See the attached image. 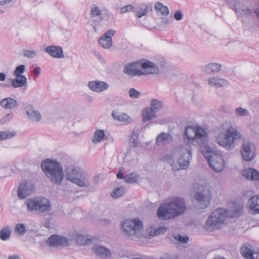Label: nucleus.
I'll return each mask as SVG.
<instances>
[{
	"label": "nucleus",
	"instance_id": "obj_1",
	"mask_svg": "<svg viewBox=\"0 0 259 259\" xmlns=\"http://www.w3.org/2000/svg\"><path fill=\"white\" fill-rule=\"evenodd\" d=\"M185 136L187 144L176 148L170 154H167L164 158L174 170L188 167L192 159V149L189 145L200 147H205L208 141L207 132L199 126H188L186 127Z\"/></svg>",
	"mask_w": 259,
	"mask_h": 259
},
{
	"label": "nucleus",
	"instance_id": "obj_2",
	"mask_svg": "<svg viewBox=\"0 0 259 259\" xmlns=\"http://www.w3.org/2000/svg\"><path fill=\"white\" fill-rule=\"evenodd\" d=\"M187 209L186 201L180 197H172L162 204L157 210V215L163 220L175 219L183 214Z\"/></svg>",
	"mask_w": 259,
	"mask_h": 259
},
{
	"label": "nucleus",
	"instance_id": "obj_3",
	"mask_svg": "<svg viewBox=\"0 0 259 259\" xmlns=\"http://www.w3.org/2000/svg\"><path fill=\"white\" fill-rule=\"evenodd\" d=\"M215 137L218 144L231 150L234 148L235 141L240 138V134L236 127L230 123H225L217 129Z\"/></svg>",
	"mask_w": 259,
	"mask_h": 259
},
{
	"label": "nucleus",
	"instance_id": "obj_4",
	"mask_svg": "<svg viewBox=\"0 0 259 259\" xmlns=\"http://www.w3.org/2000/svg\"><path fill=\"white\" fill-rule=\"evenodd\" d=\"M130 77L158 74V67L152 62L146 60L133 62L126 64L123 70Z\"/></svg>",
	"mask_w": 259,
	"mask_h": 259
},
{
	"label": "nucleus",
	"instance_id": "obj_5",
	"mask_svg": "<svg viewBox=\"0 0 259 259\" xmlns=\"http://www.w3.org/2000/svg\"><path fill=\"white\" fill-rule=\"evenodd\" d=\"M120 225L121 231L126 238L139 241L147 237L144 233L143 222L138 218L123 220Z\"/></svg>",
	"mask_w": 259,
	"mask_h": 259
},
{
	"label": "nucleus",
	"instance_id": "obj_6",
	"mask_svg": "<svg viewBox=\"0 0 259 259\" xmlns=\"http://www.w3.org/2000/svg\"><path fill=\"white\" fill-rule=\"evenodd\" d=\"M41 168L46 177L56 185H60L64 177L61 165L55 160L47 159L41 165Z\"/></svg>",
	"mask_w": 259,
	"mask_h": 259
},
{
	"label": "nucleus",
	"instance_id": "obj_7",
	"mask_svg": "<svg viewBox=\"0 0 259 259\" xmlns=\"http://www.w3.org/2000/svg\"><path fill=\"white\" fill-rule=\"evenodd\" d=\"M227 218V212L226 209H216L207 219L203 226L204 230L211 232L221 229L225 226Z\"/></svg>",
	"mask_w": 259,
	"mask_h": 259
},
{
	"label": "nucleus",
	"instance_id": "obj_8",
	"mask_svg": "<svg viewBox=\"0 0 259 259\" xmlns=\"http://www.w3.org/2000/svg\"><path fill=\"white\" fill-rule=\"evenodd\" d=\"M28 211L36 214H45L51 210L50 201L45 197H35L29 199L27 202Z\"/></svg>",
	"mask_w": 259,
	"mask_h": 259
},
{
	"label": "nucleus",
	"instance_id": "obj_9",
	"mask_svg": "<svg viewBox=\"0 0 259 259\" xmlns=\"http://www.w3.org/2000/svg\"><path fill=\"white\" fill-rule=\"evenodd\" d=\"M205 156L210 167L215 172L222 171L225 167V161L222 154L217 151H210Z\"/></svg>",
	"mask_w": 259,
	"mask_h": 259
},
{
	"label": "nucleus",
	"instance_id": "obj_10",
	"mask_svg": "<svg viewBox=\"0 0 259 259\" xmlns=\"http://www.w3.org/2000/svg\"><path fill=\"white\" fill-rule=\"evenodd\" d=\"M194 198L197 202V208L199 209H204L210 204L211 194L209 189L201 187L196 192Z\"/></svg>",
	"mask_w": 259,
	"mask_h": 259
},
{
	"label": "nucleus",
	"instance_id": "obj_11",
	"mask_svg": "<svg viewBox=\"0 0 259 259\" xmlns=\"http://www.w3.org/2000/svg\"><path fill=\"white\" fill-rule=\"evenodd\" d=\"M104 10V8L102 6H100L96 4L91 5L90 11V18L91 22L93 25H98L102 21L103 19L102 17V14Z\"/></svg>",
	"mask_w": 259,
	"mask_h": 259
},
{
	"label": "nucleus",
	"instance_id": "obj_12",
	"mask_svg": "<svg viewBox=\"0 0 259 259\" xmlns=\"http://www.w3.org/2000/svg\"><path fill=\"white\" fill-rule=\"evenodd\" d=\"M231 7L234 9L238 17L248 16L251 13V10L245 4L244 0L233 1Z\"/></svg>",
	"mask_w": 259,
	"mask_h": 259
},
{
	"label": "nucleus",
	"instance_id": "obj_13",
	"mask_svg": "<svg viewBox=\"0 0 259 259\" xmlns=\"http://www.w3.org/2000/svg\"><path fill=\"white\" fill-rule=\"evenodd\" d=\"M241 154L246 161L251 160L255 156V148L249 141H244L242 145Z\"/></svg>",
	"mask_w": 259,
	"mask_h": 259
},
{
	"label": "nucleus",
	"instance_id": "obj_14",
	"mask_svg": "<svg viewBox=\"0 0 259 259\" xmlns=\"http://www.w3.org/2000/svg\"><path fill=\"white\" fill-rule=\"evenodd\" d=\"M34 190L33 186L28 183H22L17 189V195L19 199H24L31 195Z\"/></svg>",
	"mask_w": 259,
	"mask_h": 259
},
{
	"label": "nucleus",
	"instance_id": "obj_15",
	"mask_svg": "<svg viewBox=\"0 0 259 259\" xmlns=\"http://www.w3.org/2000/svg\"><path fill=\"white\" fill-rule=\"evenodd\" d=\"M115 31L113 29H109L101 36L98 42L99 45L104 49H109L112 45V37L115 34Z\"/></svg>",
	"mask_w": 259,
	"mask_h": 259
},
{
	"label": "nucleus",
	"instance_id": "obj_16",
	"mask_svg": "<svg viewBox=\"0 0 259 259\" xmlns=\"http://www.w3.org/2000/svg\"><path fill=\"white\" fill-rule=\"evenodd\" d=\"M47 243L51 246H67L69 245L68 239L64 236L53 235L47 240Z\"/></svg>",
	"mask_w": 259,
	"mask_h": 259
},
{
	"label": "nucleus",
	"instance_id": "obj_17",
	"mask_svg": "<svg viewBox=\"0 0 259 259\" xmlns=\"http://www.w3.org/2000/svg\"><path fill=\"white\" fill-rule=\"evenodd\" d=\"M88 87L93 92L101 93L107 90L109 88V85L105 81L94 80L89 81L88 84Z\"/></svg>",
	"mask_w": 259,
	"mask_h": 259
},
{
	"label": "nucleus",
	"instance_id": "obj_18",
	"mask_svg": "<svg viewBox=\"0 0 259 259\" xmlns=\"http://www.w3.org/2000/svg\"><path fill=\"white\" fill-rule=\"evenodd\" d=\"M82 171L83 170L79 167H71L68 168L66 171L67 179L73 183H74L75 182L77 183V181L79 182V181L77 180V178L79 176L81 177ZM82 177L84 178L83 176H82Z\"/></svg>",
	"mask_w": 259,
	"mask_h": 259
},
{
	"label": "nucleus",
	"instance_id": "obj_19",
	"mask_svg": "<svg viewBox=\"0 0 259 259\" xmlns=\"http://www.w3.org/2000/svg\"><path fill=\"white\" fill-rule=\"evenodd\" d=\"M45 51L53 58H64L63 50L60 46L54 45L49 46L45 49Z\"/></svg>",
	"mask_w": 259,
	"mask_h": 259
},
{
	"label": "nucleus",
	"instance_id": "obj_20",
	"mask_svg": "<svg viewBox=\"0 0 259 259\" xmlns=\"http://www.w3.org/2000/svg\"><path fill=\"white\" fill-rule=\"evenodd\" d=\"M222 68V65L220 63L211 62L204 65L201 71L206 74L210 75L218 73Z\"/></svg>",
	"mask_w": 259,
	"mask_h": 259
},
{
	"label": "nucleus",
	"instance_id": "obj_21",
	"mask_svg": "<svg viewBox=\"0 0 259 259\" xmlns=\"http://www.w3.org/2000/svg\"><path fill=\"white\" fill-rule=\"evenodd\" d=\"M94 253L102 259L109 258L111 256L110 250L106 247L100 245H95L92 247Z\"/></svg>",
	"mask_w": 259,
	"mask_h": 259
},
{
	"label": "nucleus",
	"instance_id": "obj_22",
	"mask_svg": "<svg viewBox=\"0 0 259 259\" xmlns=\"http://www.w3.org/2000/svg\"><path fill=\"white\" fill-rule=\"evenodd\" d=\"M249 212L253 214H259V194L250 197L247 202Z\"/></svg>",
	"mask_w": 259,
	"mask_h": 259
},
{
	"label": "nucleus",
	"instance_id": "obj_23",
	"mask_svg": "<svg viewBox=\"0 0 259 259\" xmlns=\"http://www.w3.org/2000/svg\"><path fill=\"white\" fill-rule=\"evenodd\" d=\"M172 137L169 134L164 132L157 135L156 139V144L158 146H163L165 144L172 141Z\"/></svg>",
	"mask_w": 259,
	"mask_h": 259
},
{
	"label": "nucleus",
	"instance_id": "obj_24",
	"mask_svg": "<svg viewBox=\"0 0 259 259\" xmlns=\"http://www.w3.org/2000/svg\"><path fill=\"white\" fill-rule=\"evenodd\" d=\"M242 174L247 179L253 181L259 180V172L257 170L253 168L249 167L244 169L242 171Z\"/></svg>",
	"mask_w": 259,
	"mask_h": 259
},
{
	"label": "nucleus",
	"instance_id": "obj_25",
	"mask_svg": "<svg viewBox=\"0 0 259 259\" xmlns=\"http://www.w3.org/2000/svg\"><path fill=\"white\" fill-rule=\"evenodd\" d=\"M1 106L5 109H11L17 108L19 106L18 102L11 98L3 99L0 102Z\"/></svg>",
	"mask_w": 259,
	"mask_h": 259
},
{
	"label": "nucleus",
	"instance_id": "obj_26",
	"mask_svg": "<svg viewBox=\"0 0 259 259\" xmlns=\"http://www.w3.org/2000/svg\"><path fill=\"white\" fill-rule=\"evenodd\" d=\"M26 114L28 118L33 122H39L41 118L40 112L37 110H34L32 107L27 108Z\"/></svg>",
	"mask_w": 259,
	"mask_h": 259
},
{
	"label": "nucleus",
	"instance_id": "obj_27",
	"mask_svg": "<svg viewBox=\"0 0 259 259\" xmlns=\"http://www.w3.org/2000/svg\"><path fill=\"white\" fill-rule=\"evenodd\" d=\"M73 240L76 243L80 245H84L90 244L92 242V239L89 236H85L82 234H74L73 235Z\"/></svg>",
	"mask_w": 259,
	"mask_h": 259
},
{
	"label": "nucleus",
	"instance_id": "obj_28",
	"mask_svg": "<svg viewBox=\"0 0 259 259\" xmlns=\"http://www.w3.org/2000/svg\"><path fill=\"white\" fill-rule=\"evenodd\" d=\"M208 83L210 86L218 88L226 85L227 81L223 78L217 76L209 78Z\"/></svg>",
	"mask_w": 259,
	"mask_h": 259
},
{
	"label": "nucleus",
	"instance_id": "obj_29",
	"mask_svg": "<svg viewBox=\"0 0 259 259\" xmlns=\"http://www.w3.org/2000/svg\"><path fill=\"white\" fill-rule=\"evenodd\" d=\"M81 176H83L84 178H83L82 176H79L77 178V180L79 181V182H77V183H76V182H75L74 184L81 187H89L90 186L91 183L88 174L83 170L81 172Z\"/></svg>",
	"mask_w": 259,
	"mask_h": 259
},
{
	"label": "nucleus",
	"instance_id": "obj_30",
	"mask_svg": "<svg viewBox=\"0 0 259 259\" xmlns=\"http://www.w3.org/2000/svg\"><path fill=\"white\" fill-rule=\"evenodd\" d=\"M112 116L114 119L125 123H128L132 121V118L126 113H119L113 111L112 113Z\"/></svg>",
	"mask_w": 259,
	"mask_h": 259
},
{
	"label": "nucleus",
	"instance_id": "obj_31",
	"mask_svg": "<svg viewBox=\"0 0 259 259\" xmlns=\"http://www.w3.org/2000/svg\"><path fill=\"white\" fill-rule=\"evenodd\" d=\"M143 121L146 122L156 117V114L155 112L151 109L147 108H144L142 113Z\"/></svg>",
	"mask_w": 259,
	"mask_h": 259
},
{
	"label": "nucleus",
	"instance_id": "obj_32",
	"mask_svg": "<svg viewBox=\"0 0 259 259\" xmlns=\"http://www.w3.org/2000/svg\"><path fill=\"white\" fill-rule=\"evenodd\" d=\"M240 253L246 259H250L254 252L251 249V246L248 244L243 245L240 248Z\"/></svg>",
	"mask_w": 259,
	"mask_h": 259
},
{
	"label": "nucleus",
	"instance_id": "obj_33",
	"mask_svg": "<svg viewBox=\"0 0 259 259\" xmlns=\"http://www.w3.org/2000/svg\"><path fill=\"white\" fill-rule=\"evenodd\" d=\"M27 83V78L25 76H16L12 81V85L14 88H20Z\"/></svg>",
	"mask_w": 259,
	"mask_h": 259
},
{
	"label": "nucleus",
	"instance_id": "obj_34",
	"mask_svg": "<svg viewBox=\"0 0 259 259\" xmlns=\"http://www.w3.org/2000/svg\"><path fill=\"white\" fill-rule=\"evenodd\" d=\"M105 136V134L103 130H96L92 137V143L95 145L100 143L103 140Z\"/></svg>",
	"mask_w": 259,
	"mask_h": 259
},
{
	"label": "nucleus",
	"instance_id": "obj_35",
	"mask_svg": "<svg viewBox=\"0 0 259 259\" xmlns=\"http://www.w3.org/2000/svg\"><path fill=\"white\" fill-rule=\"evenodd\" d=\"M242 208L241 206L234 205L232 209L227 210V218L238 217L241 213Z\"/></svg>",
	"mask_w": 259,
	"mask_h": 259
},
{
	"label": "nucleus",
	"instance_id": "obj_36",
	"mask_svg": "<svg viewBox=\"0 0 259 259\" xmlns=\"http://www.w3.org/2000/svg\"><path fill=\"white\" fill-rule=\"evenodd\" d=\"M12 233L11 227L10 226H6L3 228L0 231V238L3 241H6L10 238Z\"/></svg>",
	"mask_w": 259,
	"mask_h": 259
},
{
	"label": "nucleus",
	"instance_id": "obj_37",
	"mask_svg": "<svg viewBox=\"0 0 259 259\" xmlns=\"http://www.w3.org/2000/svg\"><path fill=\"white\" fill-rule=\"evenodd\" d=\"M139 178V175L136 172H132L124 176V181L127 183L133 184L137 183Z\"/></svg>",
	"mask_w": 259,
	"mask_h": 259
},
{
	"label": "nucleus",
	"instance_id": "obj_38",
	"mask_svg": "<svg viewBox=\"0 0 259 259\" xmlns=\"http://www.w3.org/2000/svg\"><path fill=\"white\" fill-rule=\"evenodd\" d=\"M189 240V237L187 236H182L180 234H176L174 236L172 241L179 247L180 243H185Z\"/></svg>",
	"mask_w": 259,
	"mask_h": 259
},
{
	"label": "nucleus",
	"instance_id": "obj_39",
	"mask_svg": "<svg viewBox=\"0 0 259 259\" xmlns=\"http://www.w3.org/2000/svg\"><path fill=\"white\" fill-rule=\"evenodd\" d=\"M16 134L17 133L15 131H0V141L13 138Z\"/></svg>",
	"mask_w": 259,
	"mask_h": 259
},
{
	"label": "nucleus",
	"instance_id": "obj_40",
	"mask_svg": "<svg viewBox=\"0 0 259 259\" xmlns=\"http://www.w3.org/2000/svg\"><path fill=\"white\" fill-rule=\"evenodd\" d=\"M155 9L160 12L163 16H167L169 14V10L168 8L164 6L161 3H156L155 5Z\"/></svg>",
	"mask_w": 259,
	"mask_h": 259
},
{
	"label": "nucleus",
	"instance_id": "obj_41",
	"mask_svg": "<svg viewBox=\"0 0 259 259\" xmlns=\"http://www.w3.org/2000/svg\"><path fill=\"white\" fill-rule=\"evenodd\" d=\"M126 192V188L121 186L118 188H115L111 194L112 197L114 198H117L123 196Z\"/></svg>",
	"mask_w": 259,
	"mask_h": 259
},
{
	"label": "nucleus",
	"instance_id": "obj_42",
	"mask_svg": "<svg viewBox=\"0 0 259 259\" xmlns=\"http://www.w3.org/2000/svg\"><path fill=\"white\" fill-rule=\"evenodd\" d=\"M150 105L151 107L150 109H151L155 113L163 107V104L162 102L156 99H152L151 100Z\"/></svg>",
	"mask_w": 259,
	"mask_h": 259
},
{
	"label": "nucleus",
	"instance_id": "obj_43",
	"mask_svg": "<svg viewBox=\"0 0 259 259\" xmlns=\"http://www.w3.org/2000/svg\"><path fill=\"white\" fill-rule=\"evenodd\" d=\"M27 231V230L23 224H18L16 225L15 228V232L20 236H23Z\"/></svg>",
	"mask_w": 259,
	"mask_h": 259
},
{
	"label": "nucleus",
	"instance_id": "obj_44",
	"mask_svg": "<svg viewBox=\"0 0 259 259\" xmlns=\"http://www.w3.org/2000/svg\"><path fill=\"white\" fill-rule=\"evenodd\" d=\"M167 229L165 227H159L158 229H155L154 230H151L149 232V236L153 237L157 236L161 234H163Z\"/></svg>",
	"mask_w": 259,
	"mask_h": 259
},
{
	"label": "nucleus",
	"instance_id": "obj_45",
	"mask_svg": "<svg viewBox=\"0 0 259 259\" xmlns=\"http://www.w3.org/2000/svg\"><path fill=\"white\" fill-rule=\"evenodd\" d=\"M138 134L137 132L134 131L129 138L130 143L133 146H137L139 142L138 141Z\"/></svg>",
	"mask_w": 259,
	"mask_h": 259
},
{
	"label": "nucleus",
	"instance_id": "obj_46",
	"mask_svg": "<svg viewBox=\"0 0 259 259\" xmlns=\"http://www.w3.org/2000/svg\"><path fill=\"white\" fill-rule=\"evenodd\" d=\"M235 113L238 116H246L249 115L248 110L241 107L237 108L235 110Z\"/></svg>",
	"mask_w": 259,
	"mask_h": 259
},
{
	"label": "nucleus",
	"instance_id": "obj_47",
	"mask_svg": "<svg viewBox=\"0 0 259 259\" xmlns=\"http://www.w3.org/2000/svg\"><path fill=\"white\" fill-rule=\"evenodd\" d=\"M128 94L132 99H137L140 96V92L134 88H131L129 90Z\"/></svg>",
	"mask_w": 259,
	"mask_h": 259
},
{
	"label": "nucleus",
	"instance_id": "obj_48",
	"mask_svg": "<svg viewBox=\"0 0 259 259\" xmlns=\"http://www.w3.org/2000/svg\"><path fill=\"white\" fill-rule=\"evenodd\" d=\"M25 68V65H20L16 68L14 71V75L15 76H23L22 74L24 72Z\"/></svg>",
	"mask_w": 259,
	"mask_h": 259
},
{
	"label": "nucleus",
	"instance_id": "obj_49",
	"mask_svg": "<svg viewBox=\"0 0 259 259\" xmlns=\"http://www.w3.org/2000/svg\"><path fill=\"white\" fill-rule=\"evenodd\" d=\"M37 55V52L34 50H25L23 51V55L28 58H32Z\"/></svg>",
	"mask_w": 259,
	"mask_h": 259
},
{
	"label": "nucleus",
	"instance_id": "obj_50",
	"mask_svg": "<svg viewBox=\"0 0 259 259\" xmlns=\"http://www.w3.org/2000/svg\"><path fill=\"white\" fill-rule=\"evenodd\" d=\"M151 7H149L148 6H146L143 10H142L139 12H137L136 15L139 18H141L142 16L146 15L147 12H148L149 10H151Z\"/></svg>",
	"mask_w": 259,
	"mask_h": 259
},
{
	"label": "nucleus",
	"instance_id": "obj_51",
	"mask_svg": "<svg viewBox=\"0 0 259 259\" xmlns=\"http://www.w3.org/2000/svg\"><path fill=\"white\" fill-rule=\"evenodd\" d=\"M134 9V7L132 5H128L123 6L120 9V13L124 14L129 11H133Z\"/></svg>",
	"mask_w": 259,
	"mask_h": 259
},
{
	"label": "nucleus",
	"instance_id": "obj_52",
	"mask_svg": "<svg viewBox=\"0 0 259 259\" xmlns=\"http://www.w3.org/2000/svg\"><path fill=\"white\" fill-rule=\"evenodd\" d=\"M159 259H178V257L175 254H170L165 253L163 254Z\"/></svg>",
	"mask_w": 259,
	"mask_h": 259
},
{
	"label": "nucleus",
	"instance_id": "obj_53",
	"mask_svg": "<svg viewBox=\"0 0 259 259\" xmlns=\"http://www.w3.org/2000/svg\"><path fill=\"white\" fill-rule=\"evenodd\" d=\"M174 18L178 21L181 20L183 18V14L181 11L178 10L174 14Z\"/></svg>",
	"mask_w": 259,
	"mask_h": 259
},
{
	"label": "nucleus",
	"instance_id": "obj_54",
	"mask_svg": "<svg viewBox=\"0 0 259 259\" xmlns=\"http://www.w3.org/2000/svg\"><path fill=\"white\" fill-rule=\"evenodd\" d=\"M13 117V114L12 113H9L4 117V120L5 122H8L10 121Z\"/></svg>",
	"mask_w": 259,
	"mask_h": 259
},
{
	"label": "nucleus",
	"instance_id": "obj_55",
	"mask_svg": "<svg viewBox=\"0 0 259 259\" xmlns=\"http://www.w3.org/2000/svg\"><path fill=\"white\" fill-rule=\"evenodd\" d=\"M13 0H0V5L4 6L11 2Z\"/></svg>",
	"mask_w": 259,
	"mask_h": 259
},
{
	"label": "nucleus",
	"instance_id": "obj_56",
	"mask_svg": "<svg viewBox=\"0 0 259 259\" xmlns=\"http://www.w3.org/2000/svg\"><path fill=\"white\" fill-rule=\"evenodd\" d=\"M33 73H34V74H35L36 75H39V74L40 73V68L39 67H36V68L33 70Z\"/></svg>",
	"mask_w": 259,
	"mask_h": 259
},
{
	"label": "nucleus",
	"instance_id": "obj_57",
	"mask_svg": "<svg viewBox=\"0 0 259 259\" xmlns=\"http://www.w3.org/2000/svg\"><path fill=\"white\" fill-rule=\"evenodd\" d=\"M250 259H259V253L254 252L252 254V257Z\"/></svg>",
	"mask_w": 259,
	"mask_h": 259
},
{
	"label": "nucleus",
	"instance_id": "obj_58",
	"mask_svg": "<svg viewBox=\"0 0 259 259\" xmlns=\"http://www.w3.org/2000/svg\"><path fill=\"white\" fill-rule=\"evenodd\" d=\"M117 178L119 179H122L124 178L123 174L121 171L118 172L116 175Z\"/></svg>",
	"mask_w": 259,
	"mask_h": 259
},
{
	"label": "nucleus",
	"instance_id": "obj_59",
	"mask_svg": "<svg viewBox=\"0 0 259 259\" xmlns=\"http://www.w3.org/2000/svg\"><path fill=\"white\" fill-rule=\"evenodd\" d=\"M6 76L4 73L0 72V81H3L6 79Z\"/></svg>",
	"mask_w": 259,
	"mask_h": 259
},
{
	"label": "nucleus",
	"instance_id": "obj_60",
	"mask_svg": "<svg viewBox=\"0 0 259 259\" xmlns=\"http://www.w3.org/2000/svg\"><path fill=\"white\" fill-rule=\"evenodd\" d=\"M8 259H21L19 256L17 255H10L9 256Z\"/></svg>",
	"mask_w": 259,
	"mask_h": 259
},
{
	"label": "nucleus",
	"instance_id": "obj_61",
	"mask_svg": "<svg viewBox=\"0 0 259 259\" xmlns=\"http://www.w3.org/2000/svg\"><path fill=\"white\" fill-rule=\"evenodd\" d=\"M169 23V21L168 19H163L162 20V24L163 25H167Z\"/></svg>",
	"mask_w": 259,
	"mask_h": 259
},
{
	"label": "nucleus",
	"instance_id": "obj_62",
	"mask_svg": "<svg viewBox=\"0 0 259 259\" xmlns=\"http://www.w3.org/2000/svg\"><path fill=\"white\" fill-rule=\"evenodd\" d=\"M94 55L99 59H101L102 58L101 54L98 52L95 51L94 52Z\"/></svg>",
	"mask_w": 259,
	"mask_h": 259
},
{
	"label": "nucleus",
	"instance_id": "obj_63",
	"mask_svg": "<svg viewBox=\"0 0 259 259\" xmlns=\"http://www.w3.org/2000/svg\"><path fill=\"white\" fill-rule=\"evenodd\" d=\"M254 13H255L256 16H257L259 18V8L255 10Z\"/></svg>",
	"mask_w": 259,
	"mask_h": 259
},
{
	"label": "nucleus",
	"instance_id": "obj_64",
	"mask_svg": "<svg viewBox=\"0 0 259 259\" xmlns=\"http://www.w3.org/2000/svg\"><path fill=\"white\" fill-rule=\"evenodd\" d=\"M99 179V176H95L94 179H93V180L94 181L97 183V182H98V180Z\"/></svg>",
	"mask_w": 259,
	"mask_h": 259
}]
</instances>
